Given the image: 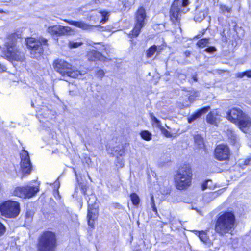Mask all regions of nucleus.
<instances>
[{
  "label": "nucleus",
  "mask_w": 251,
  "mask_h": 251,
  "mask_svg": "<svg viewBox=\"0 0 251 251\" xmlns=\"http://www.w3.org/2000/svg\"><path fill=\"white\" fill-rule=\"evenodd\" d=\"M192 179V171L191 168L184 166L176 172L174 177L175 184L178 190H185L191 185Z\"/></svg>",
  "instance_id": "obj_1"
},
{
  "label": "nucleus",
  "mask_w": 251,
  "mask_h": 251,
  "mask_svg": "<svg viewBox=\"0 0 251 251\" xmlns=\"http://www.w3.org/2000/svg\"><path fill=\"white\" fill-rule=\"evenodd\" d=\"M18 35L16 33L9 34L5 42L6 48V56L10 59L22 61L24 59V54L16 46Z\"/></svg>",
  "instance_id": "obj_2"
},
{
  "label": "nucleus",
  "mask_w": 251,
  "mask_h": 251,
  "mask_svg": "<svg viewBox=\"0 0 251 251\" xmlns=\"http://www.w3.org/2000/svg\"><path fill=\"white\" fill-rule=\"evenodd\" d=\"M27 47L30 50V55L32 58H38L43 53V46H47V40L43 38L36 39L28 38L25 40Z\"/></svg>",
  "instance_id": "obj_3"
},
{
  "label": "nucleus",
  "mask_w": 251,
  "mask_h": 251,
  "mask_svg": "<svg viewBox=\"0 0 251 251\" xmlns=\"http://www.w3.org/2000/svg\"><path fill=\"white\" fill-rule=\"evenodd\" d=\"M56 247L55 234L50 231L45 232L40 237L38 244V251H54Z\"/></svg>",
  "instance_id": "obj_4"
},
{
  "label": "nucleus",
  "mask_w": 251,
  "mask_h": 251,
  "mask_svg": "<svg viewBox=\"0 0 251 251\" xmlns=\"http://www.w3.org/2000/svg\"><path fill=\"white\" fill-rule=\"evenodd\" d=\"M188 0H175L172 4L170 14L171 20L175 24L178 22L181 13H186L189 10L187 6L189 5Z\"/></svg>",
  "instance_id": "obj_5"
},
{
  "label": "nucleus",
  "mask_w": 251,
  "mask_h": 251,
  "mask_svg": "<svg viewBox=\"0 0 251 251\" xmlns=\"http://www.w3.org/2000/svg\"><path fill=\"white\" fill-rule=\"evenodd\" d=\"M20 211V204L16 201H7L0 205L1 214L6 218H16L19 214Z\"/></svg>",
  "instance_id": "obj_6"
},
{
  "label": "nucleus",
  "mask_w": 251,
  "mask_h": 251,
  "mask_svg": "<svg viewBox=\"0 0 251 251\" xmlns=\"http://www.w3.org/2000/svg\"><path fill=\"white\" fill-rule=\"evenodd\" d=\"M235 216L232 212H226L221 215V234L222 232L231 233L235 228Z\"/></svg>",
  "instance_id": "obj_7"
},
{
  "label": "nucleus",
  "mask_w": 251,
  "mask_h": 251,
  "mask_svg": "<svg viewBox=\"0 0 251 251\" xmlns=\"http://www.w3.org/2000/svg\"><path fill=\"white\" fill-rule=\"evenodd\" d=\"M135 25L131 31L133 37H137L140 33L141 29L145 25L146 21V11L143 7H140L137 10L135 16Z\"/></svg>",
  "instance_id": "obj_8"
},
{
  "label": "nucleus",
  "mask_w": 251,
  "mask_h": 251,
  "mask_svg": "<svg viewBox=\"0 0 251 251\" xmlns=\"http://www.w3.org/2000/svg\"><path fill=\"white\" fill-rule=\"evenodd\" d=\"M39 190L38 186L27 185L17 187L14 191L13 194L15 196L21 198H30L34 196Z\"/></svg>",
  "instance_id": "obj_9"
},
{
  "label": "nucleus",
  "mask_w": 251,
  "mask_h": 251,
  "mask_svg": "<svg viewBox=\"0 0 251 251\" xmlns=\"http://www.w3.org/2000/svg\"><path fill=\"white\" fill-rule=\"evenodd\" d=\"M96 201V197L94 195H91L88 201V224L93 228L94 227V222L97 219L98 215V206L95 203Z\"/></svg>",
  "instance_id": "obj_10"
},
{
  "label": "nucleus",
  "mask_w": 251,
  "mask_h": 251,
  "mask_svg": "<svg viewBox=\"0 0 251 251\" xmlns=\"http://www.w3.org/2000/svg\"><path fill=\"white\" fill-rule=\"evenodd\" d=\"M21 155V169L23 175L30 174L32 170L31 163L28 152L24 150Z\"/></svg>",
  "instance_id": "obj_11"
},
{
  "label": "nucleus",
  "mask_w": 251,
  "mask_h": 251,
  "mask_svg": "<svg viewBox=\"0 0 251 251\" xmlns=\"http://www.w3.org/2000/svg\"><path fill=\"white\" fill-rule=\"evenodd\" d=\"M64 21L69 23L70 25L81 28L83 30H93L94 28H97L98 30L100 31L110 30V27L109 26L103 27L101 26H94L87 24L82 21H69L68 20H65Z\"/></svg>",
  "instance_id": "obj_12"
},
{
  "label": "nucleus",
  "mask_w": 251,
  "mask_h": 251,
  "mask_svg": "<svg viewBox=\"0 0 251 251\" xmlns=\"http://www.w3.org/2000/svg\"><path fill=\"white\" fill-rule=\"evenodd\" d=\"M53 66L55 70L63 76H65L69 70L72 68V65L63 59L55 60Z\"/></svg>",
  "instance_id": "obj_13"
},
{
  "label": "nucleus",
  "mask_w": 251,
  "mask_h": 251,
  "mask_svg": "<svg viewBox=\"0 0 251 251\" xmlns=\"http://www.w3.org/2000/svg\"><path fill=\"white\" fill-rule=\"evenodd\" d=\"M47 31L51 36H57L68 34L71 32L72 29L68 26L56 25L49 26Z\"/></svg>",
  "instance_id": "obj_14"
},
{
  "label": "nucleus",
  "mask_w": 251,
  "mask_h": 251,
  "mask_svg": "<svg viewBox=\"0 0 251 251\" xmlns=\"http://www.w3.org/2000/svg\"><path fill=\"white\" fill-rule=\"evenodd\" d=\"M244 113L238 108H233L227 113L226 118L233 123H237Z\"/></svg>",
  "instance_id": "obj_15"
},
{
  "label": "nucleus",
  "mask_w": 251,
  "mask_h": 251,
  "mask_svg": "<svg viewBox=\"0 0 251 251\" xmlns=\"http://www.w3.org/2000/svg\"><path fill=\"white\" fill-rule=\"evenodd\" d=\"M240 129L251 126V118L246 114L243 113L237 123Z\"/></svg>",
  "instance_id": "obj_16"
},
{
  "label": "nucleus",
  "mask_w": 251,
  "mask_h": 251,
  "mask_svg": "<svg viewBox=\"0 0 251 251\" xmlns=\"http://www.w3.org/2000/svg\"><path fill=\"white\" fill-rule=\"evenodd\" d=\"M226 133L230 140L231 143L236 146V147H238L239 145V139L234 131L231 128H227Z\"/></svg>",
  "instance_id": "obj_17"
},
{
  "label": "nucleus",
  "mask_w": 251,
  "mask_h": 251,
  "mask_svg": "<svg viewBox=\"0 0 251 251\" xmlns=\"http://www.w3.org/2000/svg\"><path fill=\"white\" fill-rule=\"evenodd\" d=\"M230 155V150L226 145L221 144V161H227Z\"/></svg>",
  "instance_id": "obj_18"
},
{
  "label": "nucleus",
  "mask_w": 251,
  "mask_h": 251,
  "mask_svg": "<svg viewBox=\"0 0 251 251\" xmlns=\"http://www.w3.org/2000/svg\"><path fill=\"white\" fill-rule=\"evenodd\" d=\"M210 109V107L209 106H206L205 107H203L201 109H200L199 110H198V111L194 113V114L191 115L189 118H188V122L189 123H192V122H193L194 120H195L196 119L199 118L200 117H201V116L205 113H206L207 112H208L209 111V110Z\"/></svg>",
  "instance_id": "obj_19"
},
{
  "label": "nucleus",
  "mask_w": 251,
  "mask_h": 251,
  "mask_svg": "<svg viewBox=\"0 0 251 251\" xmlns=\"http://www.w3.org/2000/svg\"><path fill=\"white\" fill-rule=\"evenodd\" d=\"M218 116V111L216 110L215 111H213L211 112L209 114H208L206 117L207 122L211 124L212 125H215L216 126L217 125V121L218 120L217 116Z\"/></svg>",
  "instance_id": "obj_20"
},
{
  "label": "nucleus",
  "mask_w": 251,
  "mask_h": 251,
  "mask_svg": "<svg viewBox=\"0 0 251 251\" xmlns=\"http://www.w3.org/2000/svg\"><path fill=\"white\" fill-rule=\"evenodd\" d=\"M87 55L88 59L90 61H95L97 60H101L103 58L101 53L95 50L88 52Z\"/></svg>",
  "instance_id": "obj_21"
},
{
  "label": "nucleus",
  "mask_w": 251,
  "mask_h": 251,
  "mask_svg": "<svg viewBox=\"0 0 251 251\" xmlns=\"http://www.w3.org/2000/svg\"><path fill=\"white\" fill-rule=\"evenodd\" d=\"M114 155L117 157H122L124 156L125 154V150L123 146H118L114 148L113 151L111 152Z\"/></svg>",
  "instance_id": "obj_22"
},
{
  "label": "nucleus",
  "mask_w": 251,
  "mask_h": 251,
  "mask_svg": "<svg viewBox=\"0 0 251 251\" xmlns=\"http://www.w3.org/2000/svg\"><path fill=\"white\" fill-rule=\"evenodd\" d=\"M157 48L155 45L151 46L146 51V57L148 58H151L153 57L155 52H158L160 49Z\"/></svg>",
  "instance_id": "obj_23"
},
{
  "label": "nucleus",
  "mask_w": 251,
  "mask_h": 251,
  "mask_svg": "<svg viewBox=\"0 0 251 251\" xmlns=\"http://www.w3.org/2000/svg\"><path fill=\"white\" fill-rule=\"evenodd\" d=\"M84 74V73H82V72H80V71H72L71 69V70H69V71L67 72V74H66V76L76 78H78L79 76Z\"/></svg>",
  "instance_id": "obj_24"
},
{
  "label": "nucleus",
  "mask_w": 251,
  "mask_h": 251,
  "mask_svg": "<svg viewBox=\"0 0 251 251\" xmlns=\"http://www.w3.org/2000/svg\"><path fill=\"white\" fill-rule=\"evenodd\" d=\"M193 232L195 233L196 235L199 237L200 239L203 242L206 243L208 239V237L205 231H198L197 230H193Z\"/></svg>",
  "instance_id": "obj_25"
},
{
  "label": "nucleus",
  "mask_w": 251,
  "mask_h": 251,
  "mask_svg": "<svg viewBox=\"0 0 251 251\" xmlns=\"http://www.w3.org/2000/svg\"><path fill=\"white\" fill-rule=\"evenodd\" d=\"M109 15V12L106 11L98 12L97 14L98 17H101L102 19L100 22L102 24H104L108 21Z\"/></svg>",
  "instance_id": "obj_26"
},
{
  "label": "nucleus",
  "mask_w": 251,
  "mask_h": 251,
  "mask_svg": "<svg viewBox=\"0 0 251 251\" xmlns=\"http://www.w3.org/2000/svg\"><path fill=\"white\" fill-rule=\"evenodd\" d=\"M194 141L199 148H202L204 147L203 139L201 135H195L194 136Z\"/></svg>",
  "instance_id": "obj_27"
},
{
  "label": "nucleus",
  "mask_w": 251,
  "mask_h": 251,
  "mask_svg": "<svg viewBox=\"0 0 251 251\" xmlns=\"http://www.w3.org/2000/svg\"><path fill=\"white\" fill-rule=\"evenodd\" d=\"M135 0H119L123 5L124 9L126 8H130L132 5H133L135 2Z\"/></svg>",
  "instance_id": "obj_28"
},
{
  "label": "nucleus",
  "mask_w": 251,
  "mask_h": 251,
  "mask_svg": "<svg viewBox=\"0 0 251 251\" xmlns=\"http://www.w3.org/2000/svg\"><path fill=\"white\" fill-rule=\"evenodd\" d=\"M150 117L153 126H155L159 129L162 126L161 122L152 113L150 114Z\"/></svg>",
  "instance_id": "obj_29"
},
{
  "label": "nucleus",
  "mask_w": 251,
  "mask_h": 251,
  "mask_svg": "<svg viewBox=\"0 0 251 251\" xmlns=\"http://www.w3.org/2000/svg\"><path fill=\"white\" fill-rule=\"evenodd\" d=\"M221 11L227 17H229L231 13L232 9L231 7H229L226 5H221Z\"/></svg>",
  "instance_id": "obj_30"
},
{
  "label": "nucleus",
  "mask_w": 251,
  "mask_h": 251,
  "mask_svg": "<svg viewBox=\"0 0 251 251\" xmlns=\"http://www.w3.org/2000/svg\"><path fill=\"white\" fill-rule=\"evenodd\" d=\"M140 135L143 139L147 141H149L151 139V134L147 130L142 131L140 133Z\"/></svg>",
  "instance_id": "obj_31"
},
{
  "label": "nucleus",
  "mask_w": 251,
  "mask_h": 251,
  "mask_svg": "<svg viewBox=\"0 0 251 251\" xmlns=\"http://www.w3.org/2000/svg\"><path fill=\"white\" fill-rule=\"evenodd\" d=\"M130 199L132 203L135 205H138L140 202V199L138 196L135 193H132L130 195Z\"/></svg>",
  "instance_id": "obj_32"
},
{
  "label": "nucleus",
  "mask_w": 251,
  "mask_h": 251,
  "mask_svg": "<svg viewBox=\"0 0 251 251\" xmlns=\"http://www.w3.org/2000/svg\"><path fill=\"white\" fill-rule=\"evenodd\" d=\"M244 76H246L248 77H251V70H248L236 74V76L239 78H242Z\"/></svg>",
  "instance_id": "obj_33"
},
{
  "label": "nucleus",
  "mask_w": 251,
  "mask_h": 251,
  "mask_svg": "<svg viewBox=\"0 0 251 251\" xmlns=\"http://www.w3.org/2000/svg\"><path fill=\"white\" fill-rule=\"evenodd\" d=\"M83 44L82 42L70 41L68 44V46L70 48H76Z\"/></svg>",
  "instance_id": "obj_34"
},
{
  "label": "nucleus",
  "mask_w": 251,
  "mask_h": 251,
  "mask_svg": "<svg viewBox=\"0 0 251 251\" xmlns=\"http://www.w3.org/2000/svg\"><path fill=\"white\" fill-rule=\"evenodd\" d=\"M208 44V39L206 38L202 39L200 40H199L198 43L197 45L200 47H203L205 46H206Z\"/></svg>",
  "instance_id": "obj_35"
},
{
  "label": "nucleus",
  "mask_w": 251,
  "mask_h": 251,
  "mask_svg": "<svg viewBox=\"0 0 251 251\" xmlns=\"http://www.w3.org/2000/svg\"><path fill=\"white\" fill-rule=\"evenodd\" d=\"M217 221L215 223V230L216 232H220V215L219 214L217 215Z\"/></svg>",
  "instance_id": "obj_36"
},
{
  "label": "nucleus",
  "mask_w": 251,
  "mask_h": 251,
  "mask_svg": "<svg viewBox=\"0 0 251 251\" xmlns=\"http://www.w3.org/2000/svg\"><path fill=\"white\" fill-rule=\"evenodd\" d=\"M159 129L161 130L162 133L166 137H172V134L167 129L164 128L163 126L161 127Z\"/></svg>",
  "instance_id": "obj_37"
},
{
  "label": "nucleus",
  "mask_w": 251,
  "mask_h": 251,
  "mask_svg": "<svg viewBox=\"0 0 251 251\" xmlns=\"http://www.w3.org/2000/svg\"><path fill=\"white\" fill-rule=\"evenodd\" d=\"M214 157L217 160H220V146L217 145L214 151Z\"/></svg>",
  "instance_id": "obj_38"
},
{
  "label": "nucleus",
  "mask_w": 251,
  "mask_h": 251,
  "mask_svg": "<svg viewBox=\"0 0 251 251\" xmlns=\"http://www.w3.org/2000/svg\"><path fill=\"white\" fill-rule=\"evenodd\" d=\"M116 166L119 168H122L124 166V161L123 159L117 157Z\"/></svg>",
  "instance_id": "obj_39"
},
{
  "label": "nucleus",
  "mask_w": 251,
  "mask_h": 251,
  "mask_svg": "<svg viewBox=\"0 0 251 251\" xmlns=\"http://www.w3.org/2000/svg\"><path fill=\"white\" fill-rule=\"evenodd\" d=\"M105 75V72L103 70H99L96 73V75L100 78H102Z\"/></svg>",
  "instance_id": "obj_40"
},
{
  "label": "nucleus",
  "mask_w": 251,
  "mask_h": 251,
  "mask_svg": "<svg viewBox=\"0 0 251 251\" xmlns=\"http://www.w3.org/2000/svg\"><path fill=\"white\" fill-rule=\"evenodd\" d=\"M6 231V227L4 225L0 222V237L2 236Z\"/></svg>",
  "instance_id": "obj_41"
},
{
  "label": "nucleus",
  "mask_w": 251,
  "mask_h": 251,
  "mask_svg": "<svg viewBox=\"0 0 251 251\" xmlns=\"http://www.w3.org/2000/svg\"><path fill=\"white\" fill-rule=\"evenodd\" d=\"M151 206L152 208L153 211L154 212H157V209L155 205V202H154V198H153V196L152 195H151Z\"/></svg>",
  "instance_id": "obj_42"
},
{
  "label": "nucleus",
  "mask_w": 251,
  "mask_h": 251,
  "mask_svg": "<svg viewBox=\"0 0 251 251\" xmlns=\"http://www.w3.org/2000/svg\"><path fill=\"white\" fill-rule=\"evenodd\" d=\"M216 50V49L214 47H209L205 49V51L209 53H213Z\"/></svg>",
  "instance_id": "obj_43"
},
{
  "label": "nucleus",
  "mask_w": 251,
  "mask_h": 251,
  "mask_svg": "<svg viewBox=\"0 0 251 251\" xmlns=\"http://www.w3.org/2000/svg\"><path fill=\"white\" fill-rule=\"evenodd\" d=\"M93 44H98V45H100V47H96V49L100 50V51H102L103 50H105L106 49V48L105 47L101 44L100 43H92Z\"/></svg>",
  "instance_id": "obj_44"
},
{
  "label": "nucleus",
  "mask_w": 251,
  "mask_h": 251,
  "mask_svg": "<svg viewBox=\"0 0 251 251\" xmlns=\"http://www.w3.org/2000/svg\"><path fill=\"white\" fill-rule=\"evenodd\" d=\"M238 240L237 239H234L232 240V247L233 248H236L237 247V245H238Z\"/></svg>",
  "instance_id": "obj_45"
},
{
  "label": "nucleus",
  "mask_w": 251,
  "mask_h": 251,
  "mask_svg": "<svg viewBox=\"0 0 251 251\" xmlns=\"http://www.w3.org/2000/svg\"><path fill=\"white\" fill-rule=\"evenodd\" d=\"M32 216H33L32 212H31L30 211H27V212L26 213V217L27 219H29L30 220L31 218L32 217Z\"/></svg>",
  "instance_id": "obj_46"
},
{
  "label": "nucleus",
  "mask_w": 251,
  "mask_h": 251,
  "mask_svg": "<svg viewBox=\"0 0 251 251\" xmlns=\"http://www.w3.org/2000/svg\"><path fill=\"white\" fill-rule=\"evenodd\" d=\"M210 182V180H207L204 182L202 185V190H205L208 187V183Z\"/></svg>",
  "instance_id": "obj_47"
},
{
  "label": "nucleus",
  "mask_w": 251,
  "mask_h": 251,
  "mask_svg": "<svg viewBox=\"0 0 251 251\" xmlns=\"http://www.w3.org/2000/svg\"><path fill=\"white\" fill-rule=\"evenodd\" d=\"M178 78L181 80H185L186 76L184 74H181L178 75Z\"/></svg>",
  "instance_id": "obj_48"
},
{
  "label": "nucleus",
  "mask_w": 251,
  "mask_h": 251,
  "mask_svg": "<svg viewBox=\"0 0 251 251\" xmlns=\"http://www.w3.org/2000/svg\"><path fill=\"white\" fill-rule=\"evenodd\" d=\"M251 158L246 159L244 161V165H249L250 162L251 161Z\"/></svg>",
  "instance_id": "obj_49"
},
{
  "label": "nucleus",
  "mask_w": 251,
  "mask_h": 251,
  "mask_svg": "<svg viewBox=\"0 0 251 251\" xmlns=\"http://www.w3.org/2000/svg\"><path fill=\"white\" fill-rule=\"evenodd\" d=\"M191 54V52L190 51H185L184 52V54L185 55L186 57H188L189 56V55H190Z\"/></svg>",
  "instance_id": "obj_50"
},
{
  "label": "nucleus",
  "mask_w": 251,
  "mask_h": 251,
  "mask_svg": "<svg viewBox=\"0 0 251 251\" xmlns=\"http://www.w3.org/2000/svg\"><path fill=\"white\" fill-rule=\"evenodd\" d=\"M69 95H71V96H74V95H75V93L73 91L70 90L69 91Z\"/></svg>",
  "instance_id": "obj_51"
},
{
  "label": "nucleus",
  "mask_w": 251,
  "mask_h": 251,
  "mask_svg": "<svg viewBox=\"0 0 251 251\" xmlns=\"http://www.w3.org/2000/svg\"><path fill=\"white\" fill-rule=\"evenodd\" d=\"M192 78H193V79L194 80V81H197V78L196 75H193V76H192Z\"/></svg>",
  "instance_id": "obj_52"
},
{
  "label": "nucleus",
  "mask_w": 251,
  "mask_h": 251,
  "mask_svg": "<svg viewBox=\"0 0 251 251\" xmlns=\"http://www.w3.org/2000/svg\"><path fill=\"white\" fill-rule=\"evenodd\" d=\"M224 240H225V237L223 236V237H222V238H221V240L223 241Z\"/></svg>",
  "instance_id": "obj_53"
},
{
  "label": "nucleus",
  "mask_w": 251,
  "mask_h": 251,
  "mask_svg": "<svg viewBox=\"0 0 251 251\" xmlns=\"http://www.w3.org/2000/svg\"><path fill=\"white\" fill-rule=\"evenodd\" d=\"M58 182H56L55 183V185H58Z\"/></svg>",
  "instance_id": "obj_54"
},
{
  "label": "nucleus",
  "mask_w": 251,
  "mask_h": 251,
  "mask_svg": "<svg viewBox=\"0 0 251 251\" xmlns=\"http://www.w3.org/2000/svg\"><path fill=\"white\" fill-rule=\"evenodd\" d=\"M89 45H91V46H93V45H92L91 44L89 43Z\"/></svg>",
  "instance_id": "obj_55"
},
{
  "label": "nucleus",
  "mask_w": 251,
  "mask_h": 251,
  "mask_svg": "<svg viewBox=\"0 0 251 251\" xmlns=\"http://www.w3.org/2000/svg\"><path fill=\"white\" fill-rule=\"evenodd\" d=\"M88 177H89V178L90 179H91L90 176H88Z\"/></svg>",
  "instance_id": "obj_56"
}]
</instances>
